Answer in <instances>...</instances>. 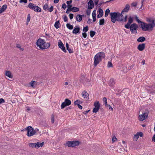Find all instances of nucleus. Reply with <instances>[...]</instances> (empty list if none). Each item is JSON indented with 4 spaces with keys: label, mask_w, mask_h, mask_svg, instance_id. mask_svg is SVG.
I'll return each mask as SVG.
<instances>
[{
    "label": "nucleus",
    "mask_w": 155,
    "mask_h": 155,
    "mask_svg": "<svg viewBox=\"0 0 155 155\" xmlns=\"http://www.w3.org/2000/svg\"><path fill=\"white\" fill-rule=\"evenodd\" d=\"M35 83H36V82H35V81H32L29 83L31 87L33 88H35V86H34V85Z\"/></svg>",
    "instance_id": "c9c22d12"
},
{
    "label": "nucleus",
    "mask_w": 155,
    "mask_h": 155,
    "mask_svg": "<svg viewBox=\"0 0 155 155\" xmlns=\"http://www.w3.org/2000/svg\"><path fill=\"white\" fill-rule=\"evenodd\" d=\"M28 146L32 148H36L38 149L39 148V142H37L36 143H28Z\"/></svg>",
    "instance_id": "f8f14e48"
},
{
    "label": "nucleus",
    "mask_w": 155,
    "mask_h": 155,
    "mask_svg": "<svg viewBox=\"0 0 155 155\" xmlns=\"http://www.w3.org/2000/svg\"><path fill=\"white\" fill-rule=\"evenodd\" d=\"M92 16H96V10H94L92 13Z\"/></svg>",
    "instance_id": "052dcab7"
},
{
    "label": "nucleus",
    "mask_w": 155,
    "mask_h": 155,
    "mask_svg": "<svg viewBox=\"0 0 155 155\" xmlns=\"http://www.w3.org/2000/svg\"><path fill=\"white\" fill-rule=\"evenodd\" d=\"M31 18V16L30 14H28V15L27 18V22H29L30 21Z\"/></svg>",
    "instance_id": "09e8293b"
},
{
    "label": "nucleus",
    "mask_w": 155,
    "mask_h": 155,
    "mask_svg": "<svg viewBox=\"0 0 155 155\" xmlns=\"http://www.w3.org/2000/svg\"><path fill=\"white\" fill-rule=\"evenodd\" d=\"M72 1L71 0L68 1L66 2L67 5H71V4L72 3Z\"/></svg>",
    "instance_id": "0e129e2a"
},
{
    "label": "nucleus",
    "mask_w": 155,
    "mask_h": 155,
    "mask_svg": "<svg viewBox=\"0 0 155 155\" xmlns=\"http://www.w3.org/2000/svg\"><path fill=\"white\" fill-rule=\"evenodd\" d=\"M141 112H142V114L139 115L138 116H148L149 112L148 110L144 109L141 111L140 110L139 114L141 113Z\"/></svg>",
    "instance_id": "1a4fd4ad"
},
{
    "label": "nucleus",
    "mask_w": 155,
    "mask_h": 155,
    "mask_svg": "<svg viewBox=\"0 0 155 155\" xmlns=\"http://www.w3.org/2000/svg\"><path fill=\"white\" fill-rule=\"evenodd\" d=\"M110 12V10L109 8L107 9L105 11V13H106L107 14H109Z\"/></svg>",
    "instance_id": "774afa93"
},
{
    "label": "nucleus",
    "mask_w": 155,
    "mask_h": 155,
    "mask_svg": "<svg viewBox=\"0 0 155 155\" xmlns=\"http://www.w3.org/2000/svg\"><path fill=\"white\" fill-rule=\"evenodd\" d=\"M137 5V3L133 2L131 4V5L133 7H136Z\"/></svg>",
    "instance_id": "69168bd1"
},
{
    "label": "nucleus",
    "mask_w": 155,
    "mask_h": 155,
    "mask_svg": "<svg viewBox=\"0 0 155 155\" xmlns=\"http://www.w3.org/2000/svg\"><path fill=\"white\" fill-rule=\"evenodd\" d=\"M60 42H58V45L59 48H61L64 52H66L67 51L65 49V48L64 46L63 43L60 40Z\"/></svg>",
    "instance_id": "ddd939ff"
},
{
    "label": "nucleus",
    "mask_w": 155,
    "mask_h": 155,
    "mask_svg": "<svg viewBox=\"0 0 155 155\" xmlns=\"http://www.w3.org/2000/svg\"><path fill=\"white\" fill-rule=\"evenodd\" d=\"M67 7L65 3H63L62 5V8L65 9Z\"/></svg>",
    "instance_id": "4d7b16f0"
},
{
    "label": "nucleus",
    "mask_w": 155,
    "mask_h": 155,
    "mask_svg": "<svg viewBox=\"0 0 155 155\" xmlns=\"http://www.w3.org/2000/svg\"><path fill=\"white\" fill-rule=\"evenodd\" d=\"M98 12H99V14L97 15V17L98 18H99L101 17L103 15V10L101 8H99L98 9Z\"/></svg>",
    "instance_id": "f3484780"
},
{
    "label": "nucleus",
    "mask_w": 155,
    "mask_h": 155,
    "mask_svg": "<svg viewBox=\"0 0 155 155\" xmlns=\"http://www.w3.org/2000/svg\"><path fill=\"white\" fill-rule=\"evenodd\" d=\"M117 12V15L118 17V18H120L121 17V16H122V15H123L122 14H124V13H122V12H121V13H120L118 12Z\"/></svg>",
    "instance_id": "8fccbe9b"
},
{
    "label": "nucleus",
    "mask_w": 155,
    "mask_h": 155,
    "mask_svg": "<svg viewBox=\"0 0 155 155\" xmlns=\"http://www.w3.org/2000/svg\"><path fill=\"white\" fill-rule=\"evenodd\" d=\"M54 26L56 29H58L61 27V24L60 23L59 20H58L55 22L54 24Z\"/></svg>",
    "instance_id": "b1692460"
},
{
    "label": "nucleus",
    "mask_w": 155,
    "mask_h": 155,
    "mask_svg": "<svg viewBox=\"0 0 155 155\" xmlns=\"http://www.w3.org/2000/svg\"><path fill=\"white\" fill-rule=\"evenodd\" d=\"M16 119V117H9V120L11 123H14Z\"/></svg>",
    "instance_id": "c85d7f7f"
},
{
    "label": "nucleus",
    "mask_w": 155,
    "mask_h": 155,
    "mask_svg": "<svg viewBox=\"0 0 155 155\" xmlns=\"http://www.w3.org/2000/svg\"><path fill=\"white\" fill-rule=\"evenodd\" d=\"M88 30V26H86L85 27H84L83 29V31L84 32H86Z\"/></svg>",
    "instance_id": "ea45409f"
},
{
    "label": "nucleus",
    "mask_w": 155,
    "mask_h": 155,
    "mask_svg": "<svg viewBox=\"0 0 155 155\" xmlns=\"http://www.w3.org/2000/svg\"><path fill=\"white\" fill-rule=\"evenodd\" d=\"M137 40L139 42H142L146 40V38L144 37L141 36L137 38Z\"/></svg>",
    "instance_id": "4be33fe9"
},
{
    "label": "nucleus",
    "mask_w": 155,
    "mask_h": 155,
    "mask_svg": "<svg viewBox=\"0 0 155 155\" xmlns=\"http://www.w3.org/2000/svg\"><path fill=\"white\" fill-rule=\"evenodd\" d=\"M96 56H95L94 57V64L95 67H96L99 63V62L101 61H100L99 59Z\"/></svg>",
    "instance_id": "a211bd4d"
},
{
    "label": "nucleus",
    "mask_w": 155,
    "mask_h": 155,
    "mask_svg": "<svg viewBox=\"0 0 155 155\" xmlns=\"http://www.w3.org/2000/svg\"><path fill=\"white\" fill-rule=\"evenodd\" d=\"M137 134L139 137V136H140V137H143V134L142 132H138L137 133Z\"/></svg>",
    "instance_id": "de8ad7c7"
},
{
    "label": "nucleus",
    "mask_w": 155,
    "mask_h": 155,
    "mask_svg": "<svg viewBox=\"0 0 155 155\" xmlns=\"http://www.w3.org/2000/svg\"><path fill=\"white\" fill-rule=\"evenodd\" d=\"M82 95L84 97V98H86L87 99H88L89 98V94L87 93V91H83L82 93Z\"/></svg>",
    "instance_id": "412c9836"
},
{
    "label": "nucleus",
    "mask_w": 155,
    "mask_h": 155,
    "mask_svg": "<svg viewBox=\"0 0 155 155\" xmlns=\"http://www.w3.org/2000/svg\"><path fill=\"white\" fill-rule=\"evenodd\" d=\"M113 66L111 62L108 61L107 64V67L108 68L111 67Z\"/></svg>",
    "instance_id": "49530a36"
},
{
    "label": "nucleus",
    "mask_w": 155,
    "mask_h": 155,
    "mask_svg": "<svg viewBox=\"0 0 155 155\" xmlns=\"http://www.w3.org/2000/svg\"><path fill=\"white\" fill-rule=\"evenodd\" d=\"M139 138L138 135L137 134L134 135L133 137V139L134 140L137 141Z\"/></svg>",
    "instance_id": "a19ab883"
},
{
    "label": "nucleus",
    "mask_w": 155,
    "mask_h": 155,
    "mask_svg": "<svg viewBox=\"0 0 155 155\" xmlns=\"http://www.w3.org/2000/svg\"><path fill=\"white\" fill-rule=\"evenodd\" d=\"M71 12H76L79 11V8L76 7H73L71 8Z\"/></svg>",
    "instance_id": "7c9ffc66"
},
{
    "label": "nucleus",
    "mask_w": 155,
    "mask_h": 155,
    "mask_svg": "<svg viewBox=\"0 0 155 155\" xmlns=\"http://www.w3.org/2000/svg\"><path fill=\"white\" fill-rule=\"evenodd\" d=\"M99 110L98 109L95 107H94L92 110V111L93 113H97L98 111Z\"/></svg>",
    "instance_id": "3c124183"
},
{
    "label": "nucleus",
    "mask_w": 155,
    "mask_h": 155,
    "mask_svg": "<svg viewBox=\"0 0 155 155\" xmlns=\"http://www.w3.org/2000/svg\"><path fill=\"white\" fill-rule=\"evenodd\" d=\"M43 42H46L45 41L44 39L39 38V44H42Z\"/></svg>",
    "instance_id": "c03bdc74"
},
{
    "label": "nucleus",
    "mask_w": 155,
    "mask_h": 155,
    "mask_svg": "<svg viewBox=\"0 0 155 155\" xmlns=\"http://www.w3.org/2000/svg\"><path fill=\"white\" fill-rule=\"evenodd\" d=\"M71 104V101L68 99H65L64 102L62 103L61 105V108L63 109L66 106H69Z\"/></svg>",
    "instance_id": "0eeeda50"
},
{
    "label": "nucleus",
    "mask_w": 155,
    "mask_h": 155,
    "mask_svg": "<svg viewBox=\"0 0 155 155\" xmlns=\"http://www.w3.org/2000/svg\"><path fill=\"white\" fill-rule=\"evenodd\" d=\"M133 18L130 16L128 18L127 23L125 25L124 27L127 29H129L132 34L137 33V30L138 28V25L135 23H131L133 21Z\"/></svg>",
    "instance_id": "f257e3e1"
},
{
    "label": "nucleus",
    "mask_w": 155,
    "mask_h": 155,
    "mask_svg": "<svg viewBox=\"0 0 155 155\" xmlns=\"http://www.w3.org/2000/svg\"><path fill=\"white\" fill-rule=\"evenodd\" d=\"M88 5L87 7L88 9L91 10L94 7V4L92 0H90L88 3Z\"/></svg>",
    "instance_id": "2eb2a0df"
},
{
    "label": "nucleus",
    "mask_w": 155,
    "mask_h": 155,
    "mask_svg": "<svg viewBox=\"0 0 155 155\" xmlns=\"http://www.w3.org/2000/svg\"><path fill=\"white\" fill-rule=\"evenodd\" d=\"M47 10L50 12H52L53 10V6H51L50 8H48Z\"/></svg>",
    "instance_id": "a18cd8bd"
},
{
    "label": "nucleus",
    "mask_w": 155,
    "mask_h": 155,
    "mask_svg": "<svg viewBox=\"0 0 155 155\" xmlns=\"http://www.w3.org/2000/svg\"><path fill=\"white\" fill-rule=\"evenodd\" d=\"M91 10L89 9H87L86 10V13L87 15H89L91 13Z\"/></svg>",
    "instance_id": "5fc2aeb1"
},
{
    "label": "nucleus",
    "mask_w": 155,
    "mask_h": 155,
    "mask_svg": "<svg viewBox=\"0 0 155 155\" xmlns=\"http://www.w3.org/2000/svg\"><path fill=\"white\" fill-rule=\"evenodd\" d=\"M5 75L10 78H13V75L12 74L10 71H7L5 72Z\"/></svg>",
    "instance_id": "393cba45"
},
{
    "label": "nucleus",
    "mask_w": 155,
    "mask_h": 155,
    "mask_svg": "<svg viewBox=\"0 0 155 155\" xmlns=\"http://www.w3.org/2000/svg\"><path fill=\"white\" fill-rule=\"evenodd\" d=\"M67 27L70 30H71L73 28V26L72 25H71L69 23H68L66 24Z\"/></svg>",
    "instance_id": "72a5a7b5"
},
{
    "label": "nucleus",
    "mask_w": 155,
    "mask_h": 155,
    "mask_svg": "<svg viewBox=\"0 0 155 155\" xmlns=\"http://www.w3.org/2000/svg\"><path fill=\"white\" fill-rule=\"evenodd\" d=\"M78 101H76L74 102V105H77L78 107L80 109H82L83 107L81 105L79 104H77V102Z\"/></svg>",
    "instance_id": "e433bc0d"
},
{
    "label": "nucleus",
    "mask_w": 155,
    "mask_h": 155,
    "mask_svg": "<svg viewBox=\"0 0 155 155\" xmlns=\"http://www.w3.org/2000/svg\"><path fill=\"white\" fill-rule=\"evenodd\" d=\"M50 46V43L43 42L42 44H39V48L42 50L47 49Z\"/></svg>",
    "instance_id": "6e6552de"
},
{
    "label": "nucleus",
    "mask_w": 155,
    "mask_h": 155,
    "mask_svg": "<svg viewBox=\"0 0 155 155\" xmlns=\"http://www.w3.org/2000/svg\"><path fill=\"white\" fill-rule=\"evenodd\" d=\"M45 78V76L44 75L42 78H43L44 79ZM45 83V80H41V81H39V84H41V85L42 86H44V84Z\"/></svg>",
    "instance_id": "c756f323"
},
{
    "label": "nucleus",
    "mask_w": 155,
    "mask_h": 155,
    "mask_svg": "<svg viewBox=\"0 0 155 155\" xmlns=\"http://www.w3.org/2000/svg\"><path fill=\"white\" fill-rule=\"evenodd\" d=\"M127 15H126L125 16L124 18H120V19H122V20L119 21H124V22H126L127 21Z\"/></svg>",
    "instance_id": "4c0bfd02"
},
{
    "label": "nucleus",
    "mask_w": 155,
    "mask_h": 155,
    "mask_svg": "<svg viewBox=\"0 0 155 155\" xmlns=\"http://www.w3.org/2000/svg\"><path fill=\"white\" fill-rule=\"evenodd\" d=\"M7 8V5L6 4L3 5L0 8V14L4 12Z\"/></svg>",
    "instance_id": "6ab92c4d"
},
{
    "label": "nucleus",
    "mask_w": 155,
    "mask_h": 155,
    "mask_svg": "<svg viewBox=\"0 0 155 155\" xmlns=\"http://www.w3.org/2000/svg\"><path fill=\"white\" fill-rule=\"evenodd\" d=\"M81 15L80 14H78L77 15L76 17V20L80 22L81 21L82 19Z\"/></svg>",
    "instance_id": "bb28decb"
},
{
    "label": "nucleus",
    "mask_w": 155,
    "mask_h": 155,
    "mask_svg": "<svg viewBox=\"0 0 155 155\" xmlns=\"http://www.w3.org/2000/svg\"><path fill=\"white\" fill-rule=\"evenodd\" d=\"M110 14L111 17V21L113 23H115L116 21H119L122 20V19L118 18L117 12H111Z\"/></svg>",
    "instance_id": "7ed1b4c3"
},
{
    "label": "nucleus",
    "mask_w": 155,
    "mask_h": 155,
    "mask_svg": "<svg viewBox=\"0 0 155 155\" xmlns=\"http://www.w3.org/2000/svg\"><path fill=\"white\" fill-rule=\"evenodd\" d=\"M31 107H29L28 106H26L25 107V110L26 111L29 112L31 110Z\"/></svg>",
    "instance_id": "37998d69"
},
{
    "label": "nucleus",
    "mask_w": 155,
    "mask_h": 155,
    "mask_svg": "<svg viewBox=\"0 0 155 155\" xmlns=\"http://www.w3.org/2000/svg\"><path fill=\"white\" fill-rule=\"evenodd\" d=\"M5 102V100L3 98H2L0 99V104L4 103Z\"/></svg>",
    "instance_id": "bf43d9fd"
},
{
    "label": "nucleus",
    "mask_w": 155,
    "mask_h": 155,
    "mask_svg": "<svg viewBox=\"0 0 155 155\" xmlns=\"http://www.w3.org/2000/svg\"><path fill=\"white\" fill-rule=\"evenodd\" d=\"M139 120L140 121H143L144 120L146 119L148 117H138Z\"/></svg>",
    "instance_id": "79ce46f5"
},
{
    "label": "nucleus",
    "mask_w": 155,
    "mask_h": 155,
    "mask_svg": "<svg viewBox=\"0 0 155 155\" xmlns=\"http://www.w3.org/2000/svg\"><path fill=\"white\" fill-rule=\"evenodd\" d=\"M72 33L74 34H80L81 33L80 28L78 26H76L73 30Z\"/></svg>",
    "instance_id": "9b49d317"
},
{
    "label": "nucleus",
    "mask_w": 155,
    "mask_h": 155,
    "mask_svg": "<svg viewBox=\"0 0 155 155\" xmlns=\"http://www.w3.org/2000/svg\"><path fill=\"white\" fill-rule=\"evenodd\" d=\"M66 45L67 50L68 51L69 53H73V51L72 50L69 48V44L67 43L66 44Z\"/></svg>",
    "instance_id": "a878e982"
},
{
    "label": "nucleus",
    "mask_w": 155,
    "mask_h": 155,
    "mask_svg": "<svg viewBox=\"0 0 155 155\" xmlns=\"http://www.w3.org/2000/svg\"><path fill=\"white\" fill-rule=\"evenodd\" d=\"M103 101L106 107H107L108 106V104H107V98L106 97H104L103 98Z\"/></svg>",
    "instance_id": "f704fd0d"
},
{
    "label": "nucleus",
    "mask_w": 155,
    "mask_h": 155,
    "mask_svg": "<svg viewBox=\"0 0 155 155\" xmlns=\"http://www.w3.org/2000/svg\"><path fill=\"white\" fill-rule=\"evenodd\" d=\"M135 19L136 21L138 23H140L141 24V25H140V26H141V25H144V22H143V21H140L138 18V17L137 16H136L135 17Z\"/></svg>",
    "instance_id": "cd10ccee"
},
{
    "label": "nucleus",
    "mask_w": 155,
    "mask_h": 155,
    "mask_svg": "<svg viewBox=\"0 0 155 155\" xmlns=\"http://www.w3.org/2000/svg\"><path fill=\"white\" fill-rule=\"evenodd\" d=\"M145 46L146 45L145 43L140 44L138 45L137 48L140 51H142L145 49Z\"/></svg>",
    "instance_id": "4468645a"
},
{
    "label": "nucleus",
    "mask_w": 155,
    "mask_h": 155,
    "mask_svg": "<svg viewBox=\"0 0 155 155\" xmlns=\"http://www.w3.org/2000/svg\"><path fill=\"white\" fill-rule=\"evenodd\" d=\"M95 56H97L100 61H102V59L104 58L105 57V53L102 52L97 53Z\"/></svg>",
    "instance_id": "9d476101"
},
{
    "label": "nucleus",
    "mask_w": 155,
    "mask_h": 155,
    "mask_svg": "<svg viewBox=\"0 0 155 155\" xmlns=\"http://www.w3.org/2000/svg\"><path fill=\"white\" fill-rule=\"evenodd\" d=\"M27 2V0H20L19 1V2L20 3H26Z\"/></svg>",
    "instance_id": "13d9d810"
},
{
    "label": "nucleus",
    "mask_w": 155,
    "mask_h": 155,
    "mask_svg": "<svg viewBox=\"0 0 155 155\" xmlns=\"http://www.w3.org/2000/svg\"><path fill=\"white\" fill-rule=\"evenodd\" d=\"M51 123H52V124L54 123V117H51Z\"/></svg>",
    "instance_id": "338daca9"
},
{
    "label": "nucleus",
    "mask_w": 155,
    "mask_h": 155,
    "mask_svg": "<svg viewBox=\"0 0 155 155\" xmlns=\"http://www.w3.org/2000/svg\"><path fill=\"white\" fill-rule=\"evenodd\" d=\"M28 7L36 12H39V7L35 5L32 3L30 2L28 5Z\"/></svg>",
    "instance_id": "423d86ee"
},
{
    "label": "nucleus",
    "mask_w": 155,
    "mask_h": 155,
    "mask_svg": "<svg viewBox=\"0 0 155 155\" xmlns=\"http://www.w3.org/2000/svg\"><path fill=\"white\" fill-rule=\"evenodd\" d=\"M25 129L27 131V135L28 137H31L34 135L36 133L35 130L30 126H28Z\"/></svg>",
    "instance_id": "20e7f679"
},
{
    "label": "nucleus",
    "mask_w": 155,
    "mask_h": 155,
    "mask_svg": "<svg viewBox=\"0 0 155 155\" xmlns=\"http://www.w3.org/2000/svg\"><path fill=\"white\" fill-rule=\"evenodd\" d=\"M108 84L109 85L110 87H113V86H114L115 84L114 79L113 78L110 79L109 81Z\"/></svg>",
    "instance_id": "aec40b11"
},
{
    "label": "nucleus",
    "mask_w": 155,
    "mask_h": 155,
    "mask_svg": "<svg viewBox=\"0 0 155 155\" xmlns=\"http://www.w3.org/2000/svg\"><path fill=\"white\" fill-rule=\"evenodd\" d=\"M117 140V138L115 136H114L112 139V141L113 142L116 141Z\"/></svg>",
    "instance_id": "e2e57ef3"
},
{
    "label": "nucleus",
    "mask_w": 155,
    "mask_h": 155,
    "mask_svg": "<svg viewBox=\"0 0 155 155\" xmlns=\"http://www.w3.org/2000/svg\"><path fill=\"white\" fill-rule=\"evenodd\" d=\"M105 22V20L104 18L101 19L99 21V25H104Z\"/></svg>",
    "instance_id": "2f4dec72"
},
{
    "label": "nucleus",
    "mask_w": 155,
    "mask_h": 155,
    "mask_svg": "<svg viewBox=\"0 0 155 155\" xmlns=\"http://www.w3.org/2000/svg\"><path fill=\"white\" fill-rule=\"evenodd\" d=\"M63 19L64 22H67L68 20V18L66 15H64L63 17Z\"/></svg>",
    "instance_id": "603ef678"
},
{
    "label": "nucleus",
    "mask_w": 155,
    "mask_h": 155,
    "mask_svg": "<svg viewBox=\"0 0 155 155\" xmlns=\"http://www.w3.org/2000/svg\"><path fill=\"white\" fill-rule=\"evenodd\" d=\"M96 32L93 31L91 30L90 32V35L91 38H93L95 35Z\"/></svg>",
    "instance_id": "473e14b6"
},
{
    "label": "nucleus",
    "mask_w": 155,
    "mask_h": 155,
    "mask_svg": "<svg viewBox=\"0 0 155 155\" xmlns=\"http://www.w3.org/2000/svg\"><path fill=\"white\" fill-rule=\"evenodd\" d=\"M80 143L79 141H67L65 144L66 146L74 147L78 146Z\"/></svg>",
    "instance_id": "39448f33"
},
{
    "label": "nucleus",
    "mask_w": 155,
    "mask_h": 155,
    "mask_svg": "<svg viewBox=\"0 0 155 155\" xmlns=\"http://www.w3.org/2000/svg\"><path fill=\"white\" fill-rule=\"evenodd\" d=\"M130 10V5L128 4H127L125 6V7L122 11V13L124 12L127 13Z\"/></svg>",
    "instance_id": "dca6fc26"
},
{
    "label": "nucleus",
    "mask_w": 155,
    "mask_h": 155,
    "mask_svg": "<svg viewBox=\"0 0 155 155\" xmlns=\"http://www.w3.org/2000/svg\"><path fill=\"white\" fill-rule=\"evenodd\" d=\"M94 106L95 107H94L97 108L99 110L100 109L101 107V105L99 101H96L94 103Z\"/></svg>",
    "instance_id": "5701e85b"
},
{
    "label": "nucleus",
    "mask_w": 155,
    "mask_h": 155,
    "mask_svg": "<svg viewBox=\"0 0 155 155\" xmlns=\"http://www.w3.org/2000/svg\"><path fill=\"white\" fill-rule=\"evenodd\" d=\"M16 47L20 49L21 51H23L24 49L23 48H21V45L19 44H16Z\"/></svg>",
    "instance_id": "58836bf2"
},
{
    "label": "nucleus",
    "mask_w": 155,
    "mask_h": 155,
    "mask_svg": "<svg viewBox=\"0 0 155 155\" xmlns=\"http://www.w3.org/2000/svg\"><path fill=\"white\" fill-rule=\"evenodd\" d=\"M82 35L83 37L84 38H86L87 37V34L86 32H83L82 33Z\"/></svg>",
    "instance_id": "680f3d73"
},
{
    "label": "nucleus",
    "mask_w": 155,
    "mask_h": 155,
    "mask_svg": "<svg viewBox=\"0 0 155 155\" xmlns=\"http://www.w3.org/2000/svg\"><path fill=\"white\" fill-rule=\"evenodd\" d=\"M69 17L70 19L71 20L74 17V15L73 14L70 13L69 15Z\"/></svg>",
    "instance_id": "6e6d98bb"
},
{
    "label": "nucleus",
    "mask_w": 155,
    "mask_h": 155,
    "mask_svg": "<svg viewBox=\"0 0 155 155\" xmlns=\"http://www.w3.org/2000/svg\"><path fill=\"white\" fill-rule=\"evenodd\" d=\"M49 6L48 5L45 4L43 6V9L44 10H46V9H48Z\"/></svg>",
    "instance_id": "864d4df0"
},
{
    "label": "nucleus",
    "mask_w": 155,
    "mask_h": 155,
    "mask_svg": "<svg viewBox=\"0 0 155 155\" xmlns=\"http://www.w3.org/2000/svg\"><path fill=\"white\" fill-rule=\"evenodd\" d=\"M147 22L151 23L147 24L144 22V25H141V29L144 31H152L153 28L155 26V20L152 18H146Z\"/></svg>",
    "instance_id": "f03ea898"
}]
</instances>
